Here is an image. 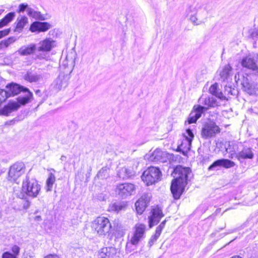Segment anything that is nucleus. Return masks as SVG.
<instances>
[{"instance_id": "12", "label": "nucleus", "mask_w": 258, "mask_h": 258, "mask_svg": "<svg viewBox=\"0 0 258 258\" xmlns=\"http://www.w3.org/2000/svg\"><path fill=\"white\" fill-rule=\"evenodd\" d=\"M25 167L22 162H16L12 165L9 169V177H19L25 173Z\"/></svg>"}, {"instance_id": "39", "label": "nucleus", "mask_w": 258, "mask_h": 258, "mask_svg": "<svg viewBox=\"0 0 258 258\" xmlns=\"http://www.w3.org/2000/svg\"><path fill=\"white\" fill-rule=\"evenodd\" d=\"M55 182V178H47L46 180V191H49L52 190L53 185Z\"/></svg>"}, {"instance_id": "11", "label": "nucleus", "mask_w": 258, "mask_h": 258, "mask_svg": "<svg viewBox=\"0 0 258 258\" xmlns=\"http://www.w3.org/2000/svg\"><path fill=\"white\" fill-rule=\"evenodd\" d=\"M171 155L166 151H163L159 149L154 150L149 157L150 160L152 161H160L166 162L170 159Z\"/></svg>"}, {"instance_id": "19", "label": "nucleus", "mask_w": 258, "mask_h": 258, "mask_svg": "<svg viewBox=\"0 0 258 258\" xmlns=\"http://www.w3.org/2000/svg\"><path fill=\"white\" fill-rule=\"evenodd\" d=\"M70 77L68 75L60 73L55 81V86L56 89H61L65 88L68 83Z\"/></svg>"}, {"instance_id": "7", "label": "nucleus", "mask_w": 258, "mask_h": 258, "mask_svg": "<svg viewBox=\"0 0 258 258\" xmlns=\"http://www.w3.org/2000/svg\"><path fill=\"white\" fill-rule=\"evenodd\" d=\"M135 186L132 183H122L118 184L115 188V192L122 198L133 195L135 190Z\"/></svg>"}, {"instance_id": "29", "label": "nucleus", "mask_w": 258, "mask_h": 258, "mask_svg": "<svg viewBox=\"0 0 258 258\" xmlns=\"http://www.w3.org/2000/svg\"><path fill=\"white\" fill-rule=\"evenodd\" d=\"M203 113L195 106L194 107L193 111L190 113L189 117L188 118V123H195L197 119H199Z\"/></svg>"}, {"instance_id": "60", "label": "nucleus", "mask_w": 258, "mask_h": 258, "mask_svg": "<svg viewBox=\"0 0 258 258\" xmlns=\"http://www.w3.org/2000/svg\"><path fill=\"white\" fill-rule=\"evenodd\" d=\"M2 216V214H1V212H0V218Z\"/></svg>"}, {"instance_id": "35", "label": "nucleus", "mask_w": 258, "mask_h": 258, "mask_svg": "<svg viewBox=\"0 0 258 258\" xmlns=\"http://www.w3.org/2000/svg\"><path fill=\"white\" fill-rule=\"evenodd\" d=\"M16 40L15 37H11L0 42V49L8 47Z\"/></svg>"}, {"instance_id": "9", "label": "nucleus", "mask_w": 258, "mask_h": 258, "mask_svg": "<svg viewBox=\"0 0 258 258\" xmlns=\"http://www.w3.org/2000/svg\"><path fill=\"white\" fill-rule=\"evenodd\" d=\"M164 216L161 208L158 207L153 208L148 217L149 228H151L154 225L157 224Z\"/></svg>"}, {"instance_id": "10", "label": "nucleus", "mask_w": 258, "mask_h": 258, "mask_svg": "<svg viewBox=\"0 0 258 258\" xmlns=\"http://www.w3.org/2000/svg\"><path fill=\"white\" fill-rule=\"evenodd\" d=\"M150 199V195L144 194L136 202V209L138 214L141 215L143 213L148 206Z\"/></svg>"}, {"instance_id": "6", "label": "nucleus", "mask_w": 258, "mask_h": 258, "mask_svg": "<svg viewBox=\"0 0 258 258\" xmlns=\"http://www.w3.org/2000/svg\"><path fill=\"white\" fill-rule=\"evenodd\" d=\"M199 103L203 105H197L196 107L199 109L203 113L211 107H215L218 105L216 99L212 97L206 96H202L199 100Z\"/></svg>"}, {"instance_id": "33", "label": "nucleus", "mask_w": 258, "mask_h": 258, "mask_svg": "<svg viewBox=\"0 0 258 258\" xmlns=\"http://www.w3.org/2000/svg\"><path fill=\"white\" fill-rule=\"evenodd\" d=\"M28 22V18L26 16L18 17L17 20L16 28L21 30Z\"/></svg>"}, {"instance_id": "30", "label": "nucleus", "mask_w": 258, "mask_h": 258, "mask_svg": "<svg viewBox=\"0 0 258 258\" xmlns=\"http://www.w3.org/2000/svg\"><path fill=\"white\" fill-rule=\"evenodd\" d=\"M27 15L33 18L38 20H44L45 17L40 12L37 11L30 8L27 9Z\"/></svg>"}, {"instance_id": "14", "label": "nucleus", "mask_w": 258, "mask_h": 258, "mask_svg": "<svg viewBox=\"0 0 258 258\" xmlns=\"http://www.w3.org/2000/svg\"><path fill=\"white\" fill-rule=\"evenodd\" d=\"M241 84L244 91L248 94H258V89L256 87V85L253 83H250L247 77H243Z\"/></svg>"}, {"instance_id": "37", "label": "nucleus", "mask_w": 258, "mask_h": 258, "mask_svg": "<svg viewBox=\"0 0 258 258\" xmlns=\"http://www.w3.org/2000/svg\"><path fill=\"white\" fill-rule=\"evenodd\" d=\"M167 219H165L163 221H162L160 224L156 228L155 234L157 235L160 236L161 233L162 232V230L164 229L165 225L166 224Z\"/></svg>"}, {"instance_id": "31", "label": "nucleus", "mask_w": 258, "mask_h": 258, "mask_svg": "<svg viewBox=\"0 0 258 258\" xmlns=\"http://www.w3.org/2000/svg\"><path fill=\"white\" fill-rule=\"evenodd\" d=\"M15 17V13L11 12L8 13L1 21H0V28L7 25L11 22Z\"/></svg>"}, {"instance_id": "27", "label": "nucleus", "mask_w": 258, "mask_h": 258, "mask_svg": "<svg viewBox=\"0 0 258 258\" xmlns=\"http://www.w3.org/2000/svg\"><path fill=\"white\" fill-rule=\"evenodd\" d=\"M76 53L73 50H71L67 54L66 58V62H64V66L66 67L74 66L75 59L76 58Z\"/></svg>"}, {"instance_id": "50", "label": "nucleus", "mask_w": 258, "mask_h": 258, "mask_svg": "<svg viewBox=\"0 0 258 258\" xmlns=\"http://www.w3.org/2000/svg\"><path fill=\"white\" fill-rule=\"evenodd\" d=\"M106 199V196L104 194H101L97 197V199L99 201H104Z\"/></svg>"}, {"instance_id": "26", "label": "nucleus", "mask_w": 258, "mask_h": 258, "mask_svg": "<svg viewBox=\"0 0 258 258\" xmlns=\"http://www.w3.org/2000/svg\"><path fill=\"white\" fill-rule=\"evenodd\" d=\"M8 91H6L7 93L8 97L11 96H14L17 95L21 91H25V88L20 87L17 84H11L9 87H7Z\"/></svg>"}, {"instance_id": "57", "label": "nucleus", "mask_w": 258, "mask_h": 258, "mask_svg": "<svg viewBox=\"0 0 258 258\" xmlns=\"http://www.w3.org/2000/svg\"><path fill=\"white\" fill-rule=\"evenodd\" d=\"M106 169H103L102 168L100 171L98 173V175L99 176V174H101L102 172H103L104 171H106Z\"/></svg>"}, {"instance_id": "25", "label": "nucleus", "mask_w": 258, "mask_h": 258, "mask_svg": "<svg viewBox=\"0 0 258 258\" xmlns=\"http://www.w3.org/2000/svg\"><path fill=\"white\" fill-rule=\"evenodd\" d=\"M241 64L243 67L255 71L258 73V68L253 58L248 57L243 58L241 61Z\"/></svg>"}, {"instance_id": "36", "label": "nucleus", "mask_w": 258, "mask_h": 258, "mask_svg": "<svg viewBox=\"0 0 258 258\" xmlns=\"http://www.w3.org/2000/svg\"><path fill=\"white\" fill-rule=\"evenodd\" d=\"M125 206V204L114 203L109 205L108 210L112 212H118L123 209Z\"/></svg>"}, {"instance_id": "20", "label": "nucleus", "mask_w": 258, "mask_h": 258, "mask_svg": "<svg viewBox=\"0 0 258 258\" xmlns=\"http://www.w3.org/2000/svg\"><path fill=\"white\" fill-rule=\"evenodd\" d=\"M161 176L162 173L159 168L151 166L143 172L141 177H160Z\"/></svg>"}, {"instance_id": "24", "label": "nucleus", "mask_w": 258, "mask_h": 258, "mask_svg": "<svg viewBox=\"0 0 258 258\" xmlns=\"http://www.w3.org/2000/svg\"><path fill=\"white\" fill-rule=\"evenodd\" d=\"M238 150V145L234 142H229L228 146L226 147V151L229 154V157L231 159L236 158Z\"/></svg>"}, {"instance_id": "4", "label": "nucleus", "mask_w": 258, "mask_h": 258, "mask_svg": "<svg viewBox=\"0 0 258 258\" xmlns=\"http://www.w3.org/2000/svg\"><path fill=\"white\" fill-rule=\"evenodd\" d=\"M146 231V226L142 223L136 224L133 228V234L127 243L126 246L129 243L134 245H137L139 242L145 237Z\"/></svg>"}, {"instance_id": "23", "label": "nucleus", "mask_w": 258, "mask_h": 258, "mask_svg": "<svg viewBox=\"0 0 258 258\" xmlns=\"http://www.w3.org/2000/svg\"><path fill=\"white\" fill-rule=\"evenodd\" d=\"M232 74V68L229 64L225 66L219 72L221 79L223 81H227Z\"/></svg>"}, {"instance_id": "28", "label": "nucleus", "mask_w": 258, "mask_h": 258, "mask_svg": "<svg viewBox=\"0 0 258 258\" xmlns=\"http://www.w3.org/2000/svg\"><path fill=\"white\" fill-rule=\"evenodd\" d=\"M20 105L16 102L10 103L1 110V113L5 115H8L12 111L17 110Z\"/></svg>"}, {"instance_id": "15", "label": "nucleus", "mask_w": 258, "mask_h": 258, "mask_svg": "<svg viewBox=\"0 0 258 258\" xmlns=\"http://www.w3.org/2000/svg\"><path fill=\"white\" fill-rule=\"evenodd\" d=\"M51 25L48 22H40L36 21L30 26V30L32 32H45L50 29Z\"/></svg>"}, {"instance_id": "41", "label": "nucleus", "mask_w": 258, "mask_h": 258, "mask_svg": "<svg viewBox=\"0 0 258 258\" xmlns=\"http://www.w3.org/2000/svg\"><path fill=\"white\" fill-rule=\"evenodd\" d=\"M209 92L210 93L215 96V94H217L218 92V84L215 83L211 85L209 89Z\"/></svg>"}, {"instance_id": "43", "label": "nucleus", "mask_w": 258, "mask_h": 258, "mask_svg": "<svg viewBox=\"0 0 258 258\" xmlns=\"http://www.w3.org/2000/svg\"><path fill=\"white\" fill-rule=\"evenodd\" d=\"M142 180L147 186L151 185L157 182L155 178H142Z\"/></svg>"}, {"instance_id": "53", "label": "nucleus", "mask_w": 258, "mask_h": 258, "mask_svg": "<svg viewBox=\"0 0 258 258\" xmlns=\"http://www.w3.org/2000/svg\"><path fill=\"white\" fill-rule=\"evenodd\" d=\"M22 258H35V256L29 253H24L23 255Z\"/></svg>"}, {"instance_id": "22", "label": "nucleus", "mask_w": 258, "mask_h": 258, "mask_svg": "<svg viewBox=\"0 0 258 258\" xmlns=\"http://www.w3.org/2000/svg\"><path fill=\"white\" fill-rule=\"evenodd\" d=\"M254 155L252 149L250 148H244L242 151L237 153L236 158L240 161L241 159H251L253 158Z\"/></svg>"}, {"instance_id": "16", "label": "nucleus", "mask_w": 258, "mask_h": 258, "mask_svg": "<svg viewBox=\"0 0 258 258\" xmlns=\"http://www.w3.org/2000/svg\"><path fill=\"white\" fill-rule=\"evenodd\" d=\"M191 174V171L189 167L178 166L174 169L172 175L173 177H188Z\"/></svg>"}, {"instance_id": "34", "label": "nucleus", "mask_w": 258, "mask_h": 258, "mask_svg": "<svg viewBox=\"0 0 258 258\" xmlns=\"http://www.w3.org/2000/svg\"><path fill=\"white\" fill-rule=\"evenodd\" d=\"M25 92H27V95L25 97H19L18 98V102L22 105H24L29 102L31 98L32 97V94L27 89L25 88Z\"/></svg>"}, {"instance_id": "44", "label": "nucleus", "mask_w": 258, "mask_h": 258, "mask_svg": "<svg viewBox=\"0 0 258 258\" xmlns=\"http://www.w3.org/2000/svg\"><path fill=\"white\" fill-rule=\"evenodd\" d=\"M28 8H30V7H28V5L27 4H21L19 6L18 12H23L25 10L27 11V9Z\"/></svg>"}, {"instance_id": "38", "label": "nucleus", "mask_w": 258, "mask_h": 258, "mask_svg": "<svg viewBox=\"0 0 258 258\" xmlns=\"http://www.w3.org/2000/svg\"><path fill=\"white\" fill-rule=\"evenodd\" d=\"M189 20L195 25H199L203 23V22L199 20L197 18L196 14L191 15L189 18Z\"/></svg>"}, {"instance_id": "56", "label": "nucleus", "mask_w": 258, "mask_h": 258, "mask_svg": "<svg viewBox=\"0 0 258 258\" xmlns=\"http://www.w3.org/2000/svg\"><path fill=\"white\" fill-rule=\"evenodd\" d=\"M239 73H237V74L235 75V81L236 82H237V79L239 80Z\"/></svg>"}, {"instance_id": "8", "label": "nucleus", "mask_w": 258, "mask_h": 258, "mask_svg": "<svg viewBox=\"0 0 258 258\" xmlns=\"http://www.w3.org/2000/svg\"><path fill=\"white\" fill-rule=\"evenodd\" d=\"M183 136L184 139L178 148L179 150L182 151L183 155H186L187 152L190 149L191 142L194 135L190 129H187L183 134Z\"/></svg>"}, {"instance_id": "59", "label": "nucleus", "mask_w": 258, "mask_h": 258, "mask_svg": "<svg viewBox=\"0 0 258 258\" xmlns=\"http://www.w3.org/2000/svg\"><path fill=\"white\" fill-rule=\"evenodd\" d=\"M4 10L3 9H0V15L3 12Z\"/></svg>"}, {"instance_id": "55", "label": "nucleus", "mask_w": 258, "mask_h": 258, "mask_svg": "<svg viewBox=\"0 0 258 258\" xmlns=\"http://www.w3.org/2000/svg\"><path fill=\"white\" fill-rule=\"evenodd\" d=\"M60 159L61 161H65L67 159V157L66 156L62 155L61 156Z\"/></svg>"}, {"instance_id": "46", "label": "nucleus", "mask_w": 258, "mask_h": 258, "mask_svg": "<svg viewBox=\"0 0 258 258\" xmlns=\"http://www.w3.org/2000/svg\"><path fill=\"white\" fill-rule=\"evenodd\" d=\"M2 258H17L15 255H12L10 252L7 251L3 253Z\"/></svg>"}, {"instance_id": "49", "label": "nucleus", "mask_w": 258, "mask_h": 258, "mask_svg": "<svg viewBox=\"0 0 258 258\" xmlns=\"http://www.w3.org/2000/svg\"><path fill=\"white\" fill-rule=\"evenodd\" d=\"M122 171L125 173V176H130L132 175L131 174V172L130 169H127L126 168H122L121 169Z\"/></svg>"}, {"instance_id": "42", "label": "nucleus", "mask_w": 258, "mask_h": 258, "mask_svg": "<svg viewBox=\"0 0 258 258\" xmlns=\"http://www.w3.org/2000/svg\"><path fill=\"white\" fill-rule=\"evenodd\" d=\"M11 250L13 252L12 255H15L17 257L20 253V247L16 245H13L11 247Z\"/></svg>"}, {"instance_id": "54", "label": "nucleus", "mask_w": 258, "mask_h": 258, "mask_svg": "<svg viewBox=\"0 0 258 258\" xmlns=\"http://www.w3.org/2000/svg\"><path fill=\"white\" fill-rule=\"evenodd\" d=\"M50 176L49 177H54V172H55L54 170L53 169H51L49 170Z\"/></svg>"}, {"instance_id": "48", "label": "nucleus", "mask_w": 258, "mask_h": 258, "mask_svg": "<svg viewBox=\"0 0 258 258\" xmlns=\"http://www.w3.org/2000/svg\"><path fill=\"white\" fill-rule=\"evenodd\" d=\"M215 96L222 100H226V97L223 94L222 92H221L218 91L217 94H215Z\"/></svg>"}, {"instance_id": "18", "label": "nucleus", "mask_w": 258, "mask_h": 258, "mask_svg": "<svg viewBox=\"0 0 258 258\" xmlns=\"http://www.w3.org/2000/svg\"><path fill=\"white\" fill-rule=\"evenodd\" d=\"M235 163L228 159H220L215 161L209 167V170H212L217 167H224L225 168H230L234 166Z\"/></svg>"}, {"instance_id": "17", "label": "nucleus", "mask_w": 258, "mask_h": 258, "mask_svg": "<svg viewBox=\"0 0 258 258\" xmlns=\"http://www.w3.org/2000/svg\"><path fill=\"white\" fill-rule=\"evenodd\" d=\"M116 253L117 249L115 247H103L99 252L98 258H113Z\"/></svg>"}, {"instance_id": "2", "label": "nucleus", "mask_w": 258, "mask_h": 258, "mask_svg": "<svg viewBox=\"0 0 258 258\" xmlns=\"http://www.w3.org/2000/svg\"><path fill=\"white\" fill-rule=\"evenodd\" d=\"M41 187L35 178H26L23 182L22 190L28 196L36 197Z\"/></svg>"}, {"instance_id": "45", "label": "nucleus", "mask_w": 258, "mask_h": 258, "mask_svg": "<svg viewBox=\"0 0 258 258\" xmlns=\"http://www.w3.org/2000/svg\"><path fill=\"white\" fill-rule=\"evenodd\" d=\"M159 236L157 235L156 234H154L151 237L149 241V244L151 246L152 245L155 241L157 240V239L159 238Z\"/></svg>"}, {"instance_id": "5", "label": "nucleus", "mask_w": 258, "mask_h": 258, "mask_svg": "<svg viewBox=\"0 0 258 258\" xmlns=\"http://www.w3.org/2000/svg\"><path fill=\"white\" fill-rule=\"evenodd\" d=\"M220 131V128L215 122L210 121L204 124L202 129L201 136L203 138L206 139L215 137Z\"/></svg>"}, {"instance_id": "52", "label": "nucleus", "mask_w": 258, "mask_h": 258, "mask_svg": "<svg viewBox=\"0 0 258 258\" xmlns=\"http://www.w3.org/2000/svg\"><path fill=\"white\" fill-rule=\"evenodd\" d=\"M251 36L252 37L254 38L258 36V29H255L251 33Z\"/></svg>"}, {"instance_id": "3", "label": "nucleus", "mask_w": 258, "mask_h": 258, "mask_svg": "<svg viewBox=\"0 0 258 258\" xmlns=\"http://www.w3.org/2000/svg\"><path fill=\"white\" fill-rule=\"evenodd\" d=\"M187 178H174L172 180L170 190L175 200L180 199L187 184Z\"/></svg>"}, {"instance_id": "40", "label": "nucleus", "mask_w": 258, "mask_h": 258, "mask_svg": "<svg viewBox=\"0 0 258 258\" xmlns=\"http://www.w3.org/2000/svg\"><path fill=\"white\" fill-rule=\"evenodd\" d=\"M198 11L197 6L195 5H192L189 6L186 9V12L187 14H189L190 13H194L196 14Z\"/></svg>"}, {"instance_id": "51", "label": "nucleus", "mask_w": 258, "mask_h": 258, "mask_svg": "<svg viewBox=\"0 0 258 258\" xmlns=\"http://www.w3.org/2000/svg\"><path fill=\"white\" fill-rule=\"evenodd\" d=\"M30 206V203L28 201H24L23 204V208L24 209H27Z\"/></svg>"}, {"instance_id": "32", "label": "nucleus", "mask_w": 258, "mask_h": 258, "mask_svg": "<svg viewBox=\"0 0 258 258\" xmlns=\"http://www.w3.org/2000/svg\"><path fill=\"white\" fill-rule=\"evenodd\" d=\"M41 76L36 74H33L31 73H27L24 76V79L25 80L28 81L30 82H36L38 81L41 79Z\"/></svg>"}, {"instance_id": "21", "label": "nucleus", "mask_w": 258, "mask_h": 258, "mask_svg": "<svg viewBox=\"0 0 258 258\" xmlns=\"http://www.w3.org/2000/svg\"><path fill=\"white\" fill-rule=\"evenodd\" d=\"M37 50L36 44L31 43L28 45L21 47L17 51L18 54L21 55H29L33 54Z\"/></svg>"}, {"instance_id": "13", "label": "nucleus", "mask_w": 258, "mask_h": 258, "mask_svg": "<svg viewBox=\"0 0 258 258\" xmlns=\"http://www.w3.org/2000/svg\"><path fill=\"white\" fill-rule=\"evenodd\" d=\"M56 46V43L54 40L50 38H46L39 42L37 50L38 51L48 52Z\"/></svg>"}, {"instance_id": "1", "label": "nucleus", "mask_w": 258, "mask_h": 258, "mask_svg": "<svg viewBox=\"0 0 258 258\" xmlns=\"http://www.w3.org/2000/svg\"><path fill=\"white\" fill-rule=\"evenodd\" d=\"M92 228L99 236L104 237L112 228L109 219L104 217H98L92 223Z\"/></svg>"}, {"instance_id": "58", "label": "nucleus", "mask_w": 258, "mask_h": 258, "mask_svg": "<svg viewBox=\"0 0 258 258\" xmlns=\"http://www.w3.org/2000/svg\"><path fill=\"white\" fill-rule=\"evenodd\" d=\"M230 90L228 91V93H231V94H232V93L231 92V89L229 88Z\"/></svg>"}, {"instance_id": "47", "label": "nucleus", "mask_w": 258, "mask_h": 258, "mask_svg": "<svg viewBox=\"0 0 258 258\" xmlns=\"http://www.w3.org/2000/svg\"><path fill=\"white\" fill-rule=\"evenodd\" d=\"M10 31V29H6L4 30L0 31V39L8 35L9 34Z\"/></svg>"}]
</instances>
